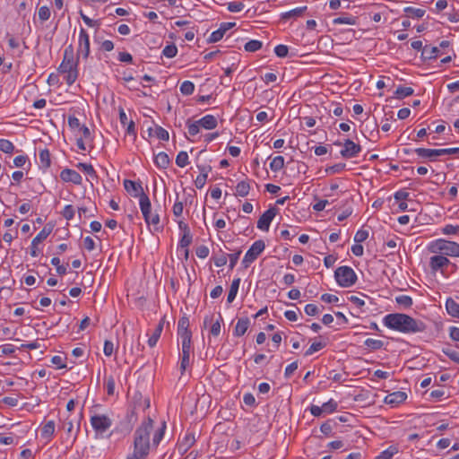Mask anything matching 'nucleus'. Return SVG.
<instances>
[{
	"label": "nucleus",
	"mask_w": 459,
	"mask_h": 459,
	"mask_svg": "<svg viewBox=\"0 0 459 459\" xmlns=\"http://www.w3.org/2000/svg\"><path fill=\"white\" fill-rule=\"evenodd\" d=\"M383 321L384 325L389 329L403 333H421L426 330L424 322L403 313L388 314L384 317Z\"/></svg>",
	"instance_id": "f257e3e1"
},
{
	"label": "nucleus",
	"mask_w": 459,
	"mask_h": 459,
	"mask_svg": "<svg viewBox=\"0 0 459 459\" xmlns=\"http://www.w3.org/2000/svg\"><path fill=\"white\" fill-rule=\"evenodd\" d=\"M153 428V420L146 419L134 432V452L126 459H145L150 452V434Z\"/></svg>",
	"instance_id": "f03ea898"
},
{
	"label": "nucleus",
	"mask_w": 459,
	"mask_h": 459,
	"mask_svg": "<svg viewBox=\"0 0 459 459\" xmlns=\"http://www.w3.org/2000/svg\"><path fill=\"white\" fill-rule=\"evenodd\" d=\"M77 65L78 60L74 59V49L69 46L65 49L63 61L57 69L68 85H72L77 80Z\"/></svg>",
	"instance_id": "7ed1b4c3"
},
{
	"label": "nucleus",
	"mask_w": 459,
	"mask_h": 459,
	"mask_svg": "<svg viewBox=\"0 0 459 459\" xmlns=\"http://www.w3.org/2000/svg\"><path fill=\"white\" fill-rule=\"evenodd\" d=\"M139 204L145 222L148 225H152L155 230H161L162 226L160 225V216L157 213L151 212V201L145 193H143L141 195Z\"/></svg>",
	"instance_id": "20e7f679"
},
{
	"label": "nucleus",
	"mask_w": 459,
	"mask_h": 459,
	"mask_svg": "<svg viewBox=\"0 0 459 459\" xmlns=\"http://www.w3.org/2000/svg\"><path fill=\"white\" fill-rule=\"evenodd\" d=\"M334 278L338 285L342 288L353 286L358 280L355 271L347 265L338 267L334 272Z\"/></svg>",
	"instance_id": "39448f33"
},
{
	"label": "nucleus",
	"mask_w": 459,
	"mask_h": 459,
	"mask_svg": "<svg viewBox=\"0 0 459 459\" xmlns=\"http://www.w3.org/2000/svg\"><path fill=\"white\" fill-rule=\"evenodd\" d=\"M431 251L443 255L459 257V244L446 239H437L431 247Z\"/></svg>",
	"instance_id": "423d86ee"
},
{
	"label": "nucleus",
	"mask_w": 459,
	"mask_h": 459,
	"mask_svg": "<svg viewBox=\"0 0 459 459\" xmlns=\"http://www.w3.org/2000/svg\"><path fill=\"white\" fill-rule=\"evenodd\" d=\"M264 248L265 244L264 240L259 239L255 241L249 247V249L247 251L242 260L243 266L245 268H247L254 261L257 259V257L261 255Z\"/></svg>",
	"instance_id": "0eeeda50"
},
{
	"label": "nucleus",
	"mask_w": 459,
	"mask_h": 459,
	"mask_svg": "<svg viewBox=\"0 0 459 459\" xmlns=\"http://www.w3.org/2000/svg\"><path fill=\"white\" fill-rule=\"evenodd\" d=\"M91 424L96 434L101 435L111 427L112 420L105 414H94L91 417Z\"/></svg>",
	"instance_id": "6e6552de"
},
{
	"label": "nucleus",
	"mask_w": 459,
	"mask_h": 459,
	"mask_svg": "<svg viewBox=\"0 0 459 459\" xmlns=\"http://www.w3.org/2000/svg\"><path fill=\"white\" fill-rule=\"evenodd\" d=\"M449 46L450 42L448 40L441 41L439 46H425L422 50V56L425 59H437L439 56L444 54V49L447 48Z\"/></svg>",
	"instance_id": "1a4fd4ad"
},
{
	"label": "nucleus",
	"mask_w": 459,
	"mask_h": 459,
	"mask_svg": "<svg viewBox=\"0 0 459 459\" xmlns=\"http://www.w3.org/2000/svg\"><path fill=\"white\" fill-rule=\"evenodd\" d=\"M54 226L50 223H48L44 226V228L40 230V232L32 239L30 246V255L33 257L38 256V247L39 244H41L43 240H45L52 232Z\"/></svg>",
	"instance_id": "9d476101"
},
{
	"label": "nucleus",
	"mask_w": 459,
	"mask_h": 459,
	"mask_svg": "<svg viewBox=\"0 0 459 459\" xmlns=\"http://www.w3.org/2000/svg\"><path fill=\"white\" fill-rule=\"evenodd\" d=\"M360 152L361 146L359 144L355 143L350 139H346L343 143V149L340 153L342 157L345 159H351L357 157Z\"/></svg>",
	"instance_id": "9b49d317"
},
{
	"label": "nucleus",
	"mask_w": 459,
	"mask_h": 459,
	"mask_svg": "<svg viewBox=\"0 0 459 459\" xmlns=\"http://www.w3.org/2000/svg\"><path fill=\"white\" fill-rule=\"evenodd\" d=\"M276 214L277 209L275 207H270L258 219L257 228L261 230L268 231L270 224Z\"/></svg>",
	"instance_id": "f8f14e48"
},
{
	"label": "nucleus",
	"mask_w": 459,
	"mask_h": 459,
	"mask_svg": "<svg viewBox=\"0 0 459 459\" xmlns=\"http://www.w3.org/2000/svg\"><path fill=\"white\" fill-rule=\"evenodd\" d=\"M213 317L214 315L206 316L204 319V326L207 327L208 325H211L210 333L212 336H218L221 333V324L223 318L221 313H218L216 319H213Z\"/></svg>",
	"instance_id": "ddd939ff"
},
{
	"label": "nucleus",
	"mask_w": 459,
	"mask_h": 459,
	"mask_svg": "<svg viewBox=\"0 0 459 459\" xmlns=\"http://www.w3.org/2000/svg\"><path fill=\"white\" fill-rule=\"evenodd\" d=\"M178 334L182 342H192V332L189 330V320L186 316L178 320Z\"/></svg>",
	"instance_id": "4468645a"
},
{
	"label": "nucleus",
	"mask_w": 459,
	"mask_h": 459,
	"mask_svg": "<svg viewBox=\"0 0 459 459\" xmlns=\"http://www.w3.org/2000/svg\"><path fill=\"white\" fill-rule=\"evenodd\" d=\"M192 351V342H182V355L180 361L181 375L185 373L189 367L190 353Z\"/></svg>",
	"instance_id": "2eb2a0df"
},
{
	"label": "nucleus",
	"mask_w": 459,
	"mask_h": 459,
	"mask_svg": "<svg viewBox=\"0 0 459 459\" xmlns=\"http://www.w3.org/2000/svg\"><path fill=\"white\" fill-rule=\"evenodd\" d=\"M78 56L87 58L90 54V39L86 30H80Z\"/></svg>",
	"instance_id": "dca6fc26"
},
{
	"label": "nucleus",
	"mask_w": 459,
	"mask_h": 459,
	"mask_svg": "<svg viewBox=\"0 0 459 459\" xmlns=\"http://www.w3.org/2000/svg\"><path fill=\"white\" fill-rule=\"evenodd\" d=\"M60 178L64 182H72L74 185H82V176L75 170L71 169H65L60 173Z\"/></svg>",
	"instance_id": "f3484780"
},
{
	"label": "nucleus",
	"mask_w": 459,
	"mask_h": 459,
	"mask_svg": "<svg viewBox=\"0 0 459 459\" xmlns=\"http://www.w3.org/2000/svg\"><path fill=\"white\" fill-rule=\"evenodd\" d=\"M333 37L337 44L351 43L355 39V30H337Z\"/></svg>",
	"instance_id": "a211bd4d"
},
{
	"label": "nucleus",
	"mask_w": 459,
	"mask_h": 459,
	"mask_svg": "<svg viewBox=\"0 0 459 459\" xmlns=\"http://www.w3.org/2000/svg\"><path fill=\"white\" fill-rule=\"evenodd\" d=\"M414 152L420 157V158H428L431 160L437 156L444 155L443 149H426V148H416L414 150Z\"/></svg>",
	"instance_id": "6ab92c4d"
},
{
	"label": "nucleus",
	"mask_w": 459,
	"mask_h": 459,
	"mask_svg": "<svg viewBox=\"0 0 459 459\" xmlns=\"http://www.w3.org/2000/svg\"><path fill=\"white\" fill-rule=\"evenodd\" d=\"M450 261L445 255H434L430 257L429 265L432 271L436 272L448 265Z\"/></svg>",
	"instance_id": "aec40b11"
},
{
	"label": "nucleus",
	"mask_w": 459,
	"mask_h": 459,
	"mask_svg": "<svg viewBox=\"0 0 459 459\" xmlns=\"http://www.w3.org/2000/svg\"><path fill=\"white\" fill-rule=\"evenodd\" d=\"M406 398L407 394L404 392L396 391L386 395L385 398V403L386 404L397 405L404 402Z\"/></svg>",
	"instance_id": "412c9836"
},
{
	"label": "nucleus",
	"mask_w": 459,
	"mask_h": 459,
	"mask_svg": "<svg viewBox=\"0 0 459 459\" xmlns=\"http://www.w3.org/2000/svg\"><path fill=\"white\" fill-rule=\"evenodd\" d=\"M124 187L127 192H134V196H140L143 195V189L142 186L133 180L125 179L124 180Z\"/></svg>",
	"instance_id": "4be33fe9"
},
{
	"label": "nucleus",
	"mask_w": 459,
	"mask_h": 459,
	"mask_svg": "<svg viewBox=\"0 0 459 459\" xmlns=\"http://www.w3.org/2000/svg\"><path fill=\"white\" fill-rule=\"evenodd\" d=\"M249 324L250 322L247 317L239 318L234 328L233 334L238 337L244 335L248 329Z\"/></svg>",
	"instance_id": "5701e85b"
},
{
	"label": "nucleus",
	"mask_w": 459,
	"mask_h": 459,
	"mask_svg": "<svg viewBox=\"0 0 459 459\" xmlns=\"http://www.w3.org/2000/svg\"><path fill=\"white\" fill-rule=\"evenodd\" d=\"M197 123L201 126V127L207 130L214 129L218 125L216 117L212 115L204 116L201 119L197 120Z\"/></svg>",
	"instance_id": "b1692460"
},
{
	"label": "nucleus",
	"mask_w": 459,
	"mask_h": 459,
	"mask_svg": "<svg viewBox=\"0 0 459 459\" xmlns=\"http://www.w3.org/2000/svg\"><path fill=\"white\" fill-rule=\"evenodd\" d=\"M164 327V318H162L159 324L157 325L156 328L154 329L152 334L148 340V344L150 347H154L157 344L158 340L160 337V334L162 333Z\"/></svg>",
	"instance_id": "393cba45"
},
{
	"label": "nucleus",
	"mask_w": 459,
	"mask_h": 459,
	"mask_svg": "<svg viewBox=\"0 0 459 459\" xmlns=\"http://www.w3.org/2000/svg\"><path fill=\"white\" fill-rule=\"evenodd\" d=\"M170 160L169 155L160 152L154 157V163L158 168L166 169L169 165Z\"/></svg>",
	"instance_id": "a878e982"
},
{
	"label": "nucleus",
	"mask_w": 459,
	"mask_h": 459,
	"mask_svg": "<svg viewBox=\"0 0 459 459\" xmlns=\"http://www.w3.org/2000/svg\"><path fill=\"white\" fill-rule=\"evenodd\" d=\"M446 308L450 316L459 318V303L455 302L452 298L446 299Z\"/></svg>",
	"instance_id": "bb28decb"
},
{
	"label": "nucleus",
	"mask_w": 459,
	"mask_h": 459,
	"mask_svg": "<svg viewBox=\"0 0 459 459\" xmlns=\"http://www.w3.org/2000/svg\"><path fill=\"white\" fill-rule=\"evenodd\" d=\"M39 158L41 169H47L50 167V164H51L50 152L48 149L40 150Z\"/></svg>",
	"instance_id": "cd10ccee"
},
{
	"label": "nucleus",
	"mask_w": 459,
	"mask_h": 459,
	"mask_svg": "<svg viewBox=\"0 0 459 459\" xmlns=\"http://www.w3.org/2000/svg\"><path fill=\"white\" fill-rule=\"evenodd\" d=\"M55 432V422L53 420L48 421L42 428H41V437L43 438H46L49 440Z\"/></svg>",
	"instance_id": "c85d7f7f"
},
{
	"label": "nucleus",
	"mask_w": 459,
	"mask_h": 459,
	"mask_svg": "<svg viewBox=\"0 0 459 459\" xmlns=\"http://www.w3.org/2000/svg\"><path fill=\"white\" fill-rule=\"evenodd\" d=\"M250 184L247 180H243L238 183L236 186V195L245 197L249 194Z\"/></svg>",
	"instance_id": "c756f323"
},
{
	"label": "nucleus",
	"mask_w": 459,
	"mask_h": 459,
	"mask_svg": "<svg viewBox=\"0 0 459 459\" xmlns=\"http://www.w3.org/2000/svg\"><path fill=\"white\" fill-rule=\"evenodd\" d=\"M195 441L194 434H186L179 443V450H183V452L186 453L194 445Z\"/></svg>",
	"instance_id": "7c9ffc66"
},
{
	"label": "nucleus",
	"mask_w": 459,
	"mask_h": 459,
	"mask_svg": "<svg viewBox=\"0 0 459 459\" xmlns=\"http://www.w3.org/2000/svg\"><path fill=\"white\" fill-rule=\"evenodd\" d=\"M414 90L411 87L398 86L394 91V97L398 100H403L405 97L412 95Z\"/></svg>",
	"instance_id": "2f4dec72"
},
{
	"label": "nucleus",
	"mask_w": 459,
	"mask_h": 459,
	"mask_svg": "<svg viewBox=\"0 0 459 459\" xmlns=\"http://www.w3.org/2000/svg\"><path fill=\"white\" fill-rule=\"evenodd\" d=\"M239 284H240V279L239 278L234 279L232 281L230 291H229L228 297H227V301L229 303L233 302V300L235 299V298L237 296V293H238V288H239Z\"/></svg>",
	"instance_id": "473e14b6"
},
{
	"label": "nucleus",
	"mask_w": 459,
	"mask_h": 459,
	"mask_svg": "<svg viewBox=\"0 0 459 459\" xmlns=\"http://www.w3.org/2000/svg\"><path fill=\"white\" fill-rule=\"evenodd\" d=\"M284 167V158L282 156H276L270 163V169L274 171H280Z\"/></svg>",
	"instance_id": "72a5a7b5"
},
{
	"label": "nucleus",
	"mask_w": 459,
	"mask_h": 459,
	"mask_svg": "<svg viewBox=\"0 0 459 459\" xmlns=\"http://www.w3.org/2000/svg\"><path fill=\"white\" fill-rule=\"evenodd\" d=\"M76 167L88 174L91 178H97V173L91 164L80 162L76 165Z\"/></svg>",
	"instance_id": "f704fd0d"
},
{
	"label": "nucleus",
	"mask_w": 459,
	"mask_h": 459,
	"mask_svg": "<svg viewBox=\"0 0 459 459\" xmlns=\"http://www.w3.org/2000/svg\"><path fill=\"white\" fill-rule=\"evenodd\" d=\"M398 305L403 306L404 308H409L412 306V299L408 295H400L395 298Z\"/></svg>",
	"instance_id": "c9c22d12"
},
{
	"label": "nucleus",
	"mask_w": 459,
	"mask_h": 459,
	"mask_svg": "<svg viewBox=\"0 0 459 459\" xmlns=\"http://www.w3.org/2000/svg\"><path fill=\"white\" fill-rule=\"evenodd\" d=\"M189 163L188 154L185 151H181L178 152L176 158V164L179 168H185Z\"/></svg>",
	"instance_id": "e433bc0d"
},
{
	"label": "nucleus",
	"mask_w": 459,
	"mask_h": 459,
	"mask_svg": "<svg viewBox=\"0 0 459 459\" xmlns=\"http://www.w3.org/2000/svg\"><path fill=\"white\" fill-rule=\"evenodd\" d=\"M364 344L370 350L377 351V350H380L383 347L384 342L381 340L368 338V339L365 340Z\"/></svg>",
	"instance_id": "4c0bfd02"
},
{
	"label": "nucleus",
	"mask_w": 459,
	"mask_h": 459,
	"mask_svg": "<svg viewBox=\"0 0 459 459\" xmlns=\"http://www.w3.org/2000/svg\"><path fill=\"white\" fill-rule=\"evenodd\" d=\"M405 13L407 18H421L425 14V10L413 7H407L405 9Z\"/></svg>",
	"instance_id": "58836bf2"
},
{
	"label": "nucleus",
	"mask_w": 459,
	"mask_h": 459,
	"mask_svg": "<svg viewBox=\"0 0 459 459\" xmlns=\"http://www.w3.org/2000/svg\"><path fill=\"white\" fill-rule=\"evenodd\" d=\"M398 452L397 447L389 446L387 449L381 452L376 459H391Z\"/></svg>",
	"instance_id": "ea45409f"
},
{
	"label": "nucleus",
	"mask_w": 459,
	"mask_h": 459,
	"mask_svg": "<svg viewBox=\"0 0 459 459\" xmlns=\"http://www.w3.org/2000/svg\"><path fill=\"white\" fill-rule=\"evenodd\" d=\"M263 46V43L259 40L252 39L245 44V50L247 52H255L259 50Z\"/></svg>",
	"instance_id": "a19ab883"
},
{
	"label": "nucleus",
	"mask_w": 459,
	"mask_h": 459,
	"mask_svg": "<svg viewBox=\"0 0 459 459\" xmlns=\"http://www.w3.org/2000/svg\"><path fill=\"white\" fill-rule=\"evenodd\" d=\"M306 10H307V6L298 7V8L290 10L289 12L285 13L282 15V18L283 19H290V18L300 16Z\"/></svg>",
	"instance_id": "79ce46f5"
},
{
	"label": "nucleus",
	"mask_w": 459,
	"mask_h": 459,
	"mask_svg": "<svg viewBox=\"0 0 459 459\" xmlns=\"http://www.w3.org/2000/svg\"><path fill=\"white\" fill-rule=\"evenodd\" d=\"M0 151L4 153H12L14 151V145L7 139H0Z\"/></svg>",
	"instance_id": "37998d69"
},
{
	"label": "nucleus",
	"mask_w": 459,
	"mask_h": 459,
	"mask_svg": "<svg viewBox=\"0 0 459 459\" xmlns=\"http://www.w3.org/2000/svg\"><path fill=\"white\" fill-rule=\"evenodd\" d=\"M195 91V84L190 81H185L180 85V91L184 95H190Z\"/></svg>",
	"instance_id": "c03bdc74"
},
{
	"label": "nucleus",
	"mask_w": 459,
	"mask_h": 459,
	"mask_svg": "<svg viewBox=\"0 0 459 459\" xmlns=\"http://www.w3.org/2000/svg\"><path fill=\"white\" fill-rule=\"evenodd\" d=\"M186 126L188 129V134L191 136L196 135L200 131L201 126L197 123V121L192 122L191 119H187Z\"/></svg>",
	"instance_id": "a18cd8bd"
},
{
	"label": "nucleus",
	"mask_w": 459,
	"mask_h": 459,
	"mask_svg": "<svg viewBox=\"0 0 459 459\" xmlns=\"http://www.w3.org/2000/svg\"><path fill=\"white\" fill-rule=\"evenodd\" d=\"M166 429V423L165 421L162 422L161 427L155 432L152 442L153 445L158 446L160 440L163 438L164 432Z\"/></svg>",
	"instance_id": "49530a36"
},
{
	"label": "nucleus",
	"mask_w": 459,
	"mask_h": 459,
	"mask_svg": "<svg viewBox=\"0 0 459 459\" xmlns=\"http://www.w3.org/2000/svg\"><path fill=\"white\" fill-rule=\"evenodd\" d=\"M350 24L354 25L355 24V18L352 16H343V17H338L333 19V24Z\"/></svg>",
	"instance_id": "de8ad7c7"
},
{
	"label": "nucleus",
	"mask_w": 459,
	"mask_h": 459,
	"mask_svg": "<svg viewBox=\"0 0 459 459\" xmlns=\"http://www.w3.org/2000/svg\"><path fill=\"white\" fill-rule=\"evenodd\" d=\"M325 342H313L310 347L305 352V356H310L312 355L314 352H316L320 350H322L323 348L325 347Z\"/></svg>",
	"instance_id": "09e8293b"
},
{
	"label": "nucleus",
	"mask_w": 459,
	"mask_h": 459,
	"mask_svg": "<svg viewBox=\"0 0 459 459\" xmlns=\"http://www.w3.org/2000/svg\"><path fill=\"white\" fill-rule=\"evenodd\" d=\"M177 53L178 48L174 44L167 45L162 50L163 56H165L168 58H172L176 56Z\"/></svg>",
	"instance_id": "8fccbe9b"
},
{
	"label": "nucleus",
	"mask_w": 459,
	"mask_h": 459,
	"mask_svg": "<svg viewBox=\"0 0 459 459\" xmlns=\"http://www.w3.org/2000/svg\"><path fill=\"white\" fill-rule=\"evenodd\" d=\"M155 135L158 139L162 141H168L169 139V132L160 126L155 127Z\"/></svg>",
	"instance_id": "3c124183"
},
{
	"label": "nucleus",
	"mask_w": 459,
	"mask_h": 459,
	"mask_svg": "<svg viewBox=\"0 0 459 459\" xmlns=\"http://www.w3.org/2000/svg\"><path fill=\"white\" fill-rule=\"evenodd\" d=\"M274 53L278 57L284 58L289 54V48L286 45L280 44L274 48Z\"/></svg>",
	"instance_id": "603ef678"
},
{
	"label": "nucleus",
	"mask_w": 459,
	"mask_h": 459,
	"mask_svg": "<svg viewBox=\"0 0 459 459\" xmlns=\"http://www.w3.org/2000/svg\"><path fill=\"white\" fill-rule=\"evenodd\" d=\"M192 243V235L191 233L183 234L179 243L178 247L179 248H188L190 244Z\"/></svg>",
	"instance_id": "864d4df0"
},
{
	"label": "nucleus",
	"mask_w": 459,
	"mask_h": 459,
	"mask_svg": "<svg viewBox=\"0 0 459 459\" xmlns=\"http://www.w3.org/2000/svg\"><path fill=\"white\" fill-rule=\"evenodd\" d=\"M337 403L333 399L322 404L324 412L327 413L333 412L337 409Z\"/></svg>",
	"instance_id": "5fc2aeb1"
},
{
	"label": "nucleus",
	"mask_w": 459,
	"mask_h": 459,
	"mask_svg": "<svg viewBox=\"0 0 459 459\" xmlns=\"http://www.w3.org/2000/svg\"><path fill=\"white\" fill-rule=\"evenodd\" d=\"M225 31L226 30H213L206 41L208 43H215L221 40L223 38Z\"/></svg>",
	"instance_id": "6e6d98bb"
},
{
	"label": "nucleus",
	"mask_w": 459,
	"mask_h": 459,
	"mask_svg": "<svg viewBox=\"0 0 459 459\" xmlns=\"http://www.w3.org/2000/svg\"><path fill=\"white\" fill-rule=\"evenodd\" d=\"M75 210L73 205L67 204L65 206L62 215L67 221L72 220L74 217Z\"/></svg>",
	"instance_id": "4d7b16f0"
},
{
	"label": "nucleus",
	"mask_w": 459,
	"mask_h": 459,
	"mask_svg": "<svg viewBox=\"0 0 459 459\" xmlns=\"http://www.w3.org/2000/svg\"><path fill=\"white\" fill-rule=\"evenodd\" d=\"M368 238V231L363 229L359 230L355 236H354V241L356 243H361L365 241Z\"/></svg>",
	"instance_id": "13d9d810"
},
{
	"label": "nucleus",
	"mask_w": 459,
	"mask_h": 459,
	"mask_svg": "<svg viewBox=\"0 0 459 459\" xmlns=\"http://www.w3.org/2000/svg\"><path fill=\"white\" fill-rule=\"evenodd\" d=\"M214 264L217 267H221L227 264V255L221 251V255L213 256Z\"/></svg>",
	"instance_id": "bf43d9fd"
},
{
	"label": "nucleus",
	"mask_w": 459,
	"mask_h": 459,
	"mask_svg": "<svg viewBox=\"0 0 459 459\" xmlns=\"http://www.w3.org/2000/svg\"><path fill=\"white\" fill-rule=\"evenodd\" d=\"M115 379L112 376H109L106 380V390L108 395H113L115 393Z\"/></svg>",
	"instance_id": "052dcab7"
},
{
	"label": "nucleus",
	"mask_w": 459,
	"mask_h": 459,
	"mask_svg": "<svg viewBox=\"0 0 459 459\" xmlns=\"http://www.w3.org/2000/svg\"><path fill=\"white\" fill-rule=\"evenodd\" d=\"M244 7L245 5L242 2H230L228 4V10L232 13L240 12Z\"/></svg>",
	"instance_id": "680f3d73"
},
{
	"label": "nucleus",
	"mask_w": 459,
	"mask_h": 459,
	"mask_svg": "<svg viewBox=\"0 0 459 459\" xmlns=\"http://www.w3.org/2000/svg\"><path fill=\"white\" fill-rule=\"evenodd\" d=\"M39 18L41 20V21H47L49 19L50 17V10L48 7L47 6H41L39 9Z\"/></svg>",
	"instance_id": "e2e57ef3"
},
{
	"label": "nucleus",
	"mask_w": 459,
	"mask_h": 459,
	"mask_svg": "<svg viewBox=\"0 0 459 459\" xmlns=\"http://www.w3.org/2000/svg\"><path fill=\"white\" fill-rule=\"evenodd\" d=\"M240 254H241V250H238V252H236L234 254H230L227 255V258L229 257V259H230V269H233L235 267V265L237 264Z\"/></svg>",
	"instance_id": "0e129e2a"
},
{
	"label": "nucleus",
	"mask_w": 459,
	"mask_h": 459,
	"mask_svg": "<svg viewBox=\"0 0 459 459\" xmlns=\"http://www.w3.org/2000/svg\"><path fill=\"white\" fill-rule=\"evenodd\" d=\"M104 354L108 357L111 356L114 351V344L111 341L106 340L103 348Z\"/></svg>",
	"instance_id": "69168bd1"
},
{
	"label": "nucleus",
	"mask_w": 459,
	"mask_h": 459,
	"mask_svg": "<svg viewBox=\"0 0 459 459\" xmlns=\"http://www.w3.org/2000/svg\"><path fill=\"white\" fill-rule=\"evenodd\" d=\"M459 231V226H454L451 224L446 225L442 229V232L446 235L456 234Z\"/></svg>",
	"instance_id": "338daca9"
},
{
	"label": "nucleus",
	"mask_w": 459,
	"mask_h": 459,
	"mask_svg": "<svg viewBox=\"0 0 459 459\" xmlns=\"http://www.w3.org/2000/svg\"><path fill=\"white\" fill-rule=\"evenodd\" d=\"M195 253L199 258H206L209 255V248L206 246H200L196 248Z\"/></svg>",
	"instance_id": "774afa93"
}]
</instances>
